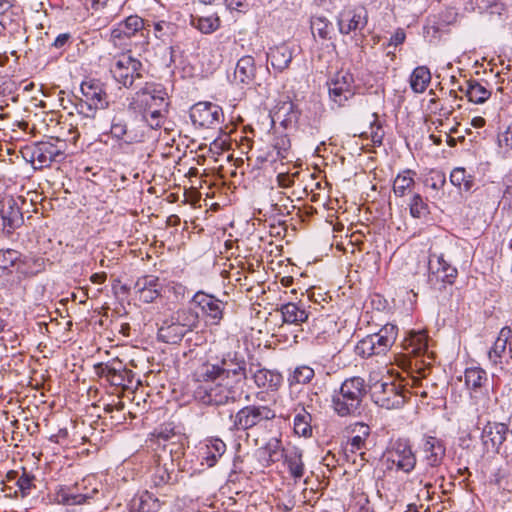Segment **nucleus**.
<instances>
[{"label": "nucleus", "instance_id": "f257e3e1", "mask_svg": "<svg viewBox=\"0 0 512 512\" xmlns=\"http://www.w3.org/2000/svg\"><path fill=\"white\" fill-rule=\"evenodd\" d=\"M203 383L199 384L194 391V399L210 406H221L238 401L244 389L231 384L229 380L220 377H202Z\"/></svg>", "mask_w": 512, "mask_h": 512}, {"label": "nucleus", "instance_id": "f03ea898", "mask_svg": "<svg viewBox=\"0 0 512 512\" xmlns=\"http://www.w3.org/2000/svg\"><path fill=\"white\" fill-rule=\"evenodd\" d=\"M367 390L361 377L346 379L332 396V408L340 417H357L363 411Z\"/></svg>", "mask_w": 512, "mask_h": 512}, {"label": "nucleus", "instance_id": "7ed1b4c3", "mask_svg": "<svg viewBox=\"0 0 512 512\" xmlns=\"http://www.w3.org/2000/svg\"><path fill=\"white\" fill-rule=\"evenodd\" d=\"M246 366V361L242 355L236 351L228 352L223 355L217 364H203L201 366V377L213 378L218 376L244 389L249 374Z\"/></svg>", "mask_w": 512, "mask_h": 512}, {"label": "nucleus", "instance_id": "20e7f679", "mask_svg": "<svg viewBox=\"0 0 512 512\" xmlns=\"http://www.w3.org/2000/svg\"><path fill=\"white\" fill-rule=\"evenodd\" d=\"M110 135L127 145L142 143L146 138L143 120H139L125 108L115 110L111 118Z\"/></svg>", "mask_w": 512, "mask_h": 512}, {"label": "nucleus", "instance_id": "39448f33", "mask_svg": "<svg viewBox=\"0 0 512 512\" xmlns=\"http://www.w3.org/2000/svg\"><path fill=\"white\" fill-rule=\"evenodd\" d=\"M457 275V269L445 260L443 254L430 251L427 281L431 288L442 291L455 282Z\"/></svg>", "mask_w": 512, "mask_h": 512}, {"label": "nucleus", "instance_id": "423d86ee", "mask_svg": "<svg viewBox=\"0 0 512 512\" xmlns=\"http://www.w3.org/2000/svg\"><path fill=\"white\" fill-rule=\"evenodd\" d=\"M510 427L502 422H488L482 429L481 440L487 450H493L506 456L512 455Z\"/></svg>", "mask_w": 512, "mask_h": 512}, {"label": "nucleus", "instance_id": "0eeeda50", "mask_svg": "<svg viewBox=\"0 0 512 512\" xmlns=\"http://www.w3.org/2000/svg\"><path fill=\"white\" fill-rule=\"evenodd\" d=\"M110 72L116 82L131 88L136 80L143 78V64L130 53H122L115 58Z\"/></svg>", "mask_w": 512, "mask_h": 512}, {"label": "nucleus", "instance_id": "6e6552de", "mask_svg": "<svg viewBox=\"0 0 512 512\" xmlns=\"http://www.w3.org/2000/svg\"><path fill=\"white\" fill-rule=\"evenodd\" d=\"M274 410L264 405H248L241 408L235 415L231 414V431H246L262 421L274 419Z\"/></svg>", "mask_w": 512, "mask_h": 512}, {"label": "nucleus", "instance_id": "1a4fd4ad", "mask_svg": "<svg viewBox=\"0 0 512 512\" xmlns=\"http://www.w3.org/2000/svg\"><path fill=\"white\" fill-rule=\"evenodd\" d=\"M168 107L167 94L160 85L146 83V85L137 91L129 102V109L141 113L158 109L159 107Z\"/></svg>", "mask_w": 512, "mask_h": 512}, {"label": "nucleus", "instance_id": "9d476101", "mask_svg": "<svg viewBox=\"0 0 512 512\" xmlns=\"http://www.w3.org/2000/svg\"><path fill=\"white\" fill-rule=\"evenodd\" d=\"M374 402L385 409H399L406 402L405 390L393 381H380L373 385Z\"/></svg>", "mask_w": 512, "mask_h": 512}, {"label": "nucleus", "instance_id": "9b49d317", "mask_svg": "<svg viewBox=\"0 0 512 512\" xmlns=\"http://www.w3.org/2000/svg\"><path fill=\"white\" fill-rule=\"evenodd\" d=\"M330 99L342 107L356 94L357 85L352 73L340 71L327 83Z\"/></svg>", "mask_w": 512, "mask_h": 512}, {"label": "nucleus", "instance_id": "f8f14e48", "mask_svg": "<svg viewBox=\"0 0 512 512\" xmlns=\"http://www.w3.org/2000/svg\"><path fill=\"white\" fill-rule=\"evenodd\" d=\"M224 118L223 110L211 102H198L190 109V119L202 128H215Z\"/></svg>", "mask_w": 512, "mask_h": 512}, {"label": "nucleus", "instance_id": "ddd939ff", "mask_svg": "<svg viewBox=\"0 0 512 512\" xmlns=\"http://www.w3.org/2000/svg\"><path fill=\"white\" fill-rule=\"evenodd\" d=\"M368 23V12L364 6H346L337 17L339 32L348 35L363 30Z\"/></svg>", "mask_w": 512, "mask_h": 512}, {"label": "nucleus", "instance_id": "4468645a", "mask_svg": "<svg viewBox=\"0 0 512 512\" xmlns=\"http://www.w3.org/2000/svg\"><path fill=\"white\" fill-rule=\"evenodd\" d=\"M387 455V460L405 473L412 472L416 466V456L407 439L400 438L394 441Z\"/></svg>", "mask_w": 512, "mask_h": 512}, {"label": "nucleus", "instance_id": "2eb2a0df", "mask_svg": "<svg viewBox=\"0 0 512 512\" xmlns=\"http://www.w3.org/2000/svg\"><path fill=\"white\" fill-rule=\"evenodd\" d=\"M1 229L6 235H11L23 223V213L16 199L5 196L0 200Z\"/></svg>", "mask_w": 512, "mask_h": 512}, {"label": "nucleus", "instance_id": "dca6fc26", "mask_svg": "<svg viewBox=\"0 0 512 512\" xmlns=\"http://www.w3.org/2000/svg\"><path fill=\"white\" fill-rule=\"evenodd\" d=\"M192 303L201 309L210 325H218L223 318L226 303L213 295L198 291L192 298Z\"/></svg>", "mask_w": 512, "mask_h": 512}, {"label": "nucleus", "instance_id": "f3484780", "mask_svg": "<svg viewBox=\"0 0 512 512\" xmlns=\"http://www.w3.org/2000/svg\"><path fill=\"white\" fill-rule=\"evenodd\" d=\"M248 372L255 385L266 391H277L283 382L281 373L262 367L261 363L251 361Z\"/></svg>", "mask_w": 512, "mask_h": 512}, {"label": "nucleus", "instance_id": "a211bd4d", "mask_svg": "<svg viewBox=\"0 0 512 512\" xmlns=\"http://www.w3.org/2000/svg\"><path fill=\"white\" fill-rule=\"evenodd\" d=\"M150 28V21L144 20L138 15H131L112 29L111 37L113 40H117L131 38L139 33L141 37L147 38Z\"/></svg>", "mask_w": 512, "mask_h": 512}, {"label": "nucleus", "instance_id": "6ab92c4d", "mask_svg": "<svg viewBox=\"0 0 512 512\" xmlns=\"http://www.w3.org/2000/svg\"><path fill=\"white\" fill-rule=\"evenodd\" d=\"M80 90L85 100L96 109H107L109 107V97L104 84L100 80L89 79L83 81Z\"/></svg>", "mask_w": 512, "mask_h": 512}, {"label": "nucleus", "instance_id": "aec40b11", "mask_svg": "<svg viewBox=\"0 0 512 512\" xmlns=\"http://www.w3.org/2000/svg\"><path fill=\"white\" fill-rule=\"evenodd\" d=\"M162 284L158 277L146 275L139 278L134 284V290L140 301L152 303L161 295Z\"/></svg>", "mask_w": 512, "mask_h": 512}, {"label": "nucleus", "instance_id": "412c9836", "mask_svg": "<svg viewBox=\"0 0 512 512\" xmlns=\"http://www.w3.org/2000/svg\"><path fill=\"white\" fill-rule=\"evenodd\" d=\"M63 156V151L51 141H42L35 145L31 151V160L37 161L42 167H48L52 162L58 161Z\"/></svg>", "mask_w": 512, "mask_h": 512}, {"label": "nucleus", "instance_id": "4be33fe9", "mask_svg": "<svg viewBox=\"0 0 512 512\" xmlns=\"http://www.w3.org/2000/svg\"><path fill=\"white\" fill-rule=\"evenodd\" d=\"M165 504L166 499H161L154 492L146 490L136 494L129 505L131 512H158Z\"/></svg>", "mask_w": 512, "mask_h": 512}, {"label": "nucleus", "instance_id": "5701e85b", "mask_svg": "<svg viewBox=\"0 0 512 512\" xmlns=\"http://www.w3.org/2000/svg\"><path fill=\"white\" fill-rule=\"evenodd\" d=\"M92 494L79 493L76 486L59 485L55 489L54 501L61 505L74 506L87 503Z\"/></svg>", "mask_w": 512, "mask_h": 512}, {"label": "nucleus", "instance_id": "b1692460", "mask_svg": "<svg viewBox=\"0 0 512 512\" xmlns=\"http://www.w3.org/2000/svg\"><path fill=\"white\" fill-rule=\"evenodd\" d=\"M423 451L425 453V461L427 465L430 467H438L444 459L446 447L442 440L433 436H428L425 438Z\"/></svg>", "mask_w": 512, "mask_h": 512}, {"label": "nucleus", "instance_id": "393cba45", "mask_svg": "<svg viewBox=\"0 0 512 512\" xmlns=\"http://www.w3.org/2000/svg\"><path fill=\"white\" fill-rule=\"evenodd\" d=\"M256 76V65L254 57L245 55L241 57L234 70V81L242 85H250Z\"/></svg>", "mask_w": 512, "mask_h": 512}, {"label": "nucleus", "instance_id": "a878e982", "mask_svg": "<svg viewBox=\"0 0 512 512\" xmlns=\"http://www.w3.org/2000/svg\"><path fill=\"white\" fill-rule=\"evenodd\" d=\"M267 59L270 61L273 69L281 73L289 67L293 59V51L286 44H281L270 48L267 53Z\"/></svg>", "mask_w": 512, "mask_h": 512}, {"label": "nucleus", "instance_id": "bb28decb", "mask_svg": "<svg viewBox=\"0 0 512 512\" xmlns=\"http://www.w3.org/2000/svg\"><path fill=\"white\" fill-rule=\"evenodd\" d=\"M457 89L465 93L469 101L476 104L484 103L491 96V92L486 87L472 78L465 80L464 84H460Z\"/></svg>", "mask_w": 512, "mask_h": 512}, {"label": "nucleus", "instance_id": "cd10ccee", "mask_svg": "<svg viewBox=\"0 0 512 512\" xmlns=\"http://www.w3.org/2000/svg\"><path fill=\"white\" fill-rule=\"evenodd\" d=\"M397 326L394 324H386L378 333L370 334L373 342H375L376 353L378 355L386 353L394 344L397 337Z\"/></svg>", "mask_w": 512, "mask_h": 512}, {"label": "nucleus", "instance_id": "c85d7f7f", "mask_svg": "<svg viewBox=\"0 0 512 512\" xmlns=\"http://www.w3.org/2000/svg\"><path fill=\"white\" fill-rule=\"evenodd\" d=\"M188 332L173 320L166 319L158 329V339L168 344H178Z\"/></svg>", "mask_w": 512, "mask_h": 512}, {"label": "nucleus", "instance_id": "c756f323", "mask_svg": "<svg viewBox=\"0 0 512 512\" xmlns=\"http://www.w3.org/2000/svg\"><path fill=\"white\" fill-rule=\"evenodd\" d=\"M284 323L301 325L308 320V312L301 303L288 302L280 306Z\"/></svg>", "mask_w": 512, "mask_h": 512}, {"label": "nucleus", "instance_id": "7c9ffc66", "mask_svg": "<svg viewBox=\"0 0 512 512\" xmlns=\"http://www.w3.org/2000/svg\"><path fill=\"white\" fill-rule=\"evenodd\" d=\"M272 150L267 154V161L276 162V161H284L290 162L289 154L291 148V142L289 137L285 135L275 136L272 144Z\"/></svg>", "mask_w": 512, "mask_h": 512}, {"label": "nucleus", "instance_id": "2f4dec72", "mask_svg": "<svg viewBox=\"0 0 512 512\" xmlns=\"http://www.w3.org/2000/svg\"><path fill=\"white\" fill-rule=\"evenodd\" d=\"M303 452L297 447L289 449L285 454V464L288 467L291 477L297 481L304 475L305 466L303 463Z\"/></svg>", "mask_w": 512, "mask_h": 512}, {"label": "nucleus", "instance_id": "473e14b6", "mask_svg": "<svg viewBox=\"0 0 512 512\" xmlns=\"http://www.w3.org/2000/svg\"><path fill=\"white\" fill-rule=\"evenodd\" d=\"M403 347L408 353L419 356L428 348V336L423 331H412L404 339Z\"/></svg>", "mask_w": 512, "mask_h": 512}, {"label": "nucleus", "instance_id": "72a5a7b5", "mask_svg": "<svg viewBox=\"0 0 512 512\" xmlns=\"http://www.w3.org/2000/svg\"><path fill=\"white\" fill-rule=\"evenodd\" d=\"M299 115L293 102H284L274 113L272 123L275 124L276 121H279L282 127L287 128L298 121Z\"/></svg>", "mask_w": 512, "mask_h": 512}, {"label": "nucleus", "instance_id": "f704fd0d", "mask_svg": "<svg viewBox=\"0 0 512 512\" xmlns=\"http://www.w3.org/2000/svg\"><path fill=\"white\" fill-rule=\"evenodd\" d=\"M226 444L219 438L207 441L203 459L208 467H213L218 459L225 453Z\"/></svg>", "mask_w": 512, "mask_h": 512}, {"label": "nucleus", "instance_id": "c9c22d12", "mask_svg": "<svg viewBox=\"0 0 512 512\" xmlns=\"http://www.w3.org/2000/svg\"><path fill=\"white\" fill-rule=\"evenodd\" d=\"M431 81L430 70L426 66L416 67L410 76V87L415 93H423Z\"/></svg>", "mask_w": 512, "mask_h": 512}, {"label": "nucleus", "instance_id": "e433bc0d", "mask_svg": "<svg viewBox=\"0 0 512 512\" xmlns=\"http://www.w3.org/2000/svg\"><path fill=\"white\" fill-rule=\"evenodd\" d=\"M21 264L24 260L19 251L10 248L0 250V270L11 273L12 268L19 269Z\"/></svg>", "mask_w": 512, "mask_h": 512}, {"label": "nucleus", "instance_id": "4c0bfd02", "mask_svg": "<svg viewBox=\"0 0 512 512\" xmlns=\"http://www.w3.org/2000/svg\"><path fill=\"white\" fill-rule=\"evenodd\" d=\"M167 113V107H159L158 109H152L146 112L141 113V116L138 117L139 120H143L144 124V133L146 134L148 129H158L161 128L165 115Z\"/></svg>", "mask_w": 512, "mask_h": 512}, {"label": "nucleus", "instance_id": "58836bf2", "mask_svg": "<svg viewBox=\"0 0 512 512\" xmlns=\"http://www.w3.org/2000/svg\"><path fill=\"white\" fill-rule=\"evenodd\" d=\"M176 324L184 328L187 332L192 331L198 324V313L191 308H182L177 310L171 317Z\"/></svg>", "mask_w": 512, "mask_h": 512}, {"label": "nucleus", "instance_id": "ea45409f", "mask_svg": "<svg viewBox=\"0 0 512 512\" xmlns=\"http://www.w3.org/2000/svg\"><path fill=\"white\" fill-rule=\"evenodd\" d=\"M106 372L108 373L106 379L112 385L122 386L126 381L131 382L132 371L126 369L120 361L111 363V370H107Z\"/></svg>", "mask_w": 512, "mask_h": 512}, {"label": "nucleus", "instance_id": "a19ab883", "mask_svg": "<svg viewBox=\"0 0 512 512\" xmlns=\"http://www.w3.org/2000/svg\"><path fill=\"white\" fill-rule=\"evenodd\" d=\"M177 481V474L170 472L166 465H159L151 477V488L160 489L166 485L176 484Z\"/></svg>", "mask_w": 512, "mask_h": 512}, {"label": "nucleus", "instance_id": "79ce46f5", "mask_svg": "<svg viewBox=\"0 0 512 512\" xmlns=\"http://www.w3.org/2000/svg\"><path fill=\"white\" fill-rule=\"evenodd\" d=\"M510 335V329L503 328L500 331L499 336L497 337L496 341L494 342L493 346L488 352L489 359L493 363H498L502 356L505 354L507 341Z\"/></svg>", "mask_w": 512, "mask_h": 512}, {"label": "nucleus", "instance_id": "37998d69", "mask_svg": "<svg viewBox=\"0 0 512 512\" xmlns=\"http://www.w3.org/2000/svg\"><path fill=\"white\" fill-rule=\"evenodd\" d=\"M464 376L465 384L471 390H477L487 382V373L480 367L467 368Z\"/></svg>", "mask_w": 512, "mask_h": 512}, {"label": "nucleus", "instance_id": "c03bdc74", "mask_svg": "<svg viewBox=\"0 0 512 512\" xmlns=\"http://www.w3.org/2000/svg\"><path fill=\"white\" fill-rule=\"evenodd\" d=\"M352 432L355 433V435L350 439L349 444L351 451L354 452L365 446V442L370 435V427L363 422H357L354 424Z\"/></svg>", "mask_w": 512, "mask_h": 512}, {"label": "nucleus", "instance_id": "a18cd8bd", "mask_svg": "<svg viewBox=\"0 0 512 512\" xmlns=\"http://www.w3.org/2000/svg\"><path fill=\"white\" fill-rule=\"evenodd\" d=\"M312 416L305 409L297 413L294 417V432L303 437H309L312 435L311 426Z\"/></svg>", "mask_w": 512, "mask_h": 512}, {"label": "nucleus", "instance_id": "49530a36", "mask_svg": "<svg viewBox=\"0 0 512 512\" xmlns=\"http://www.w3.org/2000/svg\"><path fill=\"white\" fill-rule=\"evenodd\" d=\"M315 372L313 368L307 365H301L294 369V371L289 375L288 382L290 386L294 385H305L311 382L314 378Z\"/></svg>", "mask_w": 512, "mask_h": 512}, {"label": "nucleus", "instance_id": "de8ad7c7", "mask_svg": "<svg viewBox=\"0 0 512 512\" xmlns=\"http://www.w3.org/2000/svg\"><path fill=\"white\" fill-rule=\"evenodd\" d=\"M410 214L413 218H425L430 214L429 206L420 194H414L411 198Z\"/></svg>", "mask_w": 512, "mask_h": 512}, {"label": "nucleus", "instance_id": "09e8293b", "mask_svg": "<svg viewBox=\"0 0 512 512\" xmlns=\"http://www.w3.org/2000/svg\"><path fill=\"white\" fill-rule=\"evenodd\" d=\"M191 24L204 34H210L218 29V17H194L192 16Z\"/></svg>", "mask_w": 512, "mask_h": 512}, {"label": "nucleus", "instance_id": "8fccbe9b", "mask_svg": "<svg viewBox=\"0 0 512 512\" xmlns=\"http://www.w3.org/2000/svg\"><path fill=\"white\" fill-rule=\"evenodd\" d=\"M311 30L314 36L318 35L321 39H328L331 23L323 16H314L311 19Z\"/></svg>", "mask_w": 512, "mask_h": 512}, {"label": "nucleus", "instance_id": "3c124183", "mask_svg": "<svg viewBox=\"0 0 512 512\" xmlns=\"http://www.w3.org/2000/svg\"><path fill=\"white\" fill-rule=\"evenodd\" d=\"M415 185L413 177L398 174L393 183V192L398 197L405 196Z\"/></svg>", "mask_w": 512, "mask_h": 512}, {"label": "nucleus", "instance_id": "603ef678", "mask_svg": "<svg viewBox=\"0 0 512 512\" xmlns=\"http://www.w3.org/2000/svg\"><path fill=\"white\" fill-rule=\"evenodd\" d=\"M150 24L151 27L153 26L154 28L155 37L164 43L170 39L176 29V26L173 23L166 21H159L157 23L150 22Z\"/></svg>", "mask_w": 512, "mask_h": 512}, {"label": "nucleus", "instance_id": "864d4df0", "mask_svg": "<svg viewBox=\"0 0 512 512\" xmlns=\"http://www.w3.org/2000/svg\"><path fill=\"white\" fill-rule=\"evenodd\" d=\"M374 120L370 123V133L364 132L362 137L370 138L375 146H381L384 138V131L382 125L377 119V114H373Z\"/></svg>", "mask_w": 512, "mask_h": 512}, {"label": "nucleus", "instance_id": "5fc2aeb1", "mask_svg": "<svg viewBox=\"0 0 512 512\" xmlns=\"http://www.w3.org/2000/svg\"><path fill=\"white\" fill-rule=\"evenodd\" d=\"M35 476L27 473L25 469H23V473L20 477H18L16 481V485L19 488V492L22 498L27 497L31 490L35 488L34 485Z\"/></svg>", "mask_w": 512, "mask_h": 512}, {"label": "nucleus", "instance_id": "6e6d98bb", "mask_svg": "<svg viewBox=\"0 0 512 512\" xmlns=\"http://www.w3.org/2000/svg\"><path fill=\"white\" fill-rule=\"evenodd\" d=\"M355 352L362 357L378 355L376 353L375 342H373L371 335L364 337L357 343Z\"/></svg>", "mask_w": 512, "mask_h": 512}, {"label": "nucleus", "instance_id": "4d7b16f0", "mask_svg": "<svg viewBox=\"0 0 512 512\" xmlns=\"http://www.w3.org/2000/svg\"><path fill=\"white\" fill-rule=\"evenodd\" d=\"M163 451L164 452H168L170 457H171V461L172 463L173 462H176V461H179L183 455H184V446L182 443H179V442H169L167 444H164L163 445Z\"/></svg>", "mask_w": 512, "mask_h": 512}, {"label": "nucleus", "instance_id": "13d9d810", "mask_svg": "<svg viewBox=\"0 0 512 512\" xmlns=\"http://www.w3.org/2000/svg\"><path fill=\"white\" fill-rule=\"evenodd\" d=\"M498 145L504 150V154L512 150V125L498 135Z\"/></svg>", "mask_w": 512, "mask_h": 512}, {"label": "nucleus", "instance_id": "bf43d9fd", "mask_svg": "<svg viewBox=\"0 0 512 512\" xmlns=\"http://www.w3.org/2000/svg\"><path fill=\"white\" fill-rule=\"evenodd\" d=\"M75 109L79 114H82L85 117L93 118L96 113V108L94 106H91L88 101L83 99H78L75 103Z\"/></svg>", "mask_w": 512, "mask_h": 512}, {"label": "nucleus", "instance_id": "052dcab7", "mask_svg": "<svg viewBox=\"0 0 512 512\" xmlns=\"http://www.w3.org/2000/svg\"><path fill=\"white\" fill-rule=\"evenodd\" d=\"M466 176V170L464 168L457 167L453 169L450 174V182L454 186L462 188V183L465 182Z\"/></svg>", "mask_w": 512, "mask_h": 512}, {"label": "nucleus", "instance_id": "680f3d73", "mask_svg": "<svg viewBox=\"0 0 512 512\" xmlns=\"http://www.w3.org/2000/svg\"><path fill=\"white\" fill-rule=\"evenodd\" d=\"M174 485L175 484H170L160 489H156V496L160 497L161 499H166L167 503L169 499L174 497Z\"/></svg>", "mask_w": 512, "mask_h": 512}, {"label": "nucleus", "instance_id": "e2e57ef3", "mask_svg": "<svg viewBox=\"0 0 512 512\" xmlns=\"http://www.w3.org/2000/svg\"><path fill=\"white\" fill-rule=\"evenodd\" d=\"M277 182L280 187L289 188L294 185V175L279 173L277 175Z\"/></svg>", "mask_w": 512, "mask_h": 512}, {"label": "nucleus", "instance_id": "0e129e2a", "mask_svg": "<svg viewBox=\"0 0 512 512\" xmlns=\"http://www.w3.org/2000/svg\"><path fill=\"white\" fill-rule=\"evenodd\" d=\"M177 437L176 433L174 432L173 428H160V430L157 432V438L159 440H163L165 442H169L172 438ZM180 436H178L179 438Z\"/></svg>", "mask_w": 512, "mask_h": 512}, {"label": "nucleus", "instance_id": "69168bd1", "mask_svg": "<svg viewBox=\"0 0 512 512\" xmlns=\"http://www.w3.org/2000/svg\"><path fill=\"white\" fill-rule=\"evenodd\" d=\"M431 180H432V183L430 186L433 189H439V188L443 187L446 183L445 175L440 172H436L435 175L431 177Z\"/></svg>", "mask_w": 512, "mask_h": 512}, {"label": "nucleus", "instance_id": "338daca9", "mask_svg": "<svg viewBox=\"0 0 512 512\" xmlns=\"http://www.w3.org/2000/svg\"><path fill=\"white\" fill-rule=\"evenodd\" d=\"M71 38V35L69 33H62L59 34L56 39L53 42V46L57 49L63 48Z\"/></svg>", "mask_w": 512, "mask_h": 512}, {"label": "nucleus", "instance_id": "774afa93", "mask_svg": "<svg viewBox=\"0 0 512 512\" xmlns=\"http://www.w3.org/2000/svg\"><path fill=\"white\" fill-rule=\"evenodd\" d=\"M502 202L504 206H507L510 210H512V185L507 186L504 190Z\"/></svg>", "mask_w": 512, "mask_h": 512}]
</instances>
